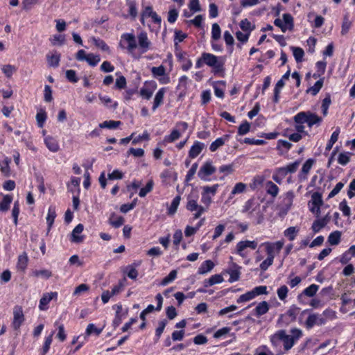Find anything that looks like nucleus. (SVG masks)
Listing matches in <instances>:
<instances>
[{"label":"nucleus","instance_id":"1","mask_svg":"<svg viewBox=\"0 0 355 355\" xmlns=\"http://www.w3.org/2000/svg\"><path fill=\"white\" fill-rule=\"evenodd\" d=\"M202 54L204 63L207 66L212 67L214 73H218L224 71L225 59L223 57H217L214 54L205 52Z\"/></svg>","mask_w":355,"mask_h":355},{"label":"nucleus","instance_id":"2","mask_svg":"<svg viewBox=\"0 0 355 355\" xmlns=\"http://www.w3.org/2000/svg\"><path fill=\"white\" fill-rule=\"evenodd\" d=\"M293 119L295 122L306 123L309 127L319 124L322 121L321 117L311 112H300L294 116Z\"/></svg>","mask_w":355,"mask_h":355},{"label":"nucleus","instance_id":"3","mask_svg":"<svg viewBox=\"0 0 355 355\" xmlns=\"http://www.w3.org/2000/svg\"><path fill=\"white\" fill-rule=\"evenodd\" d=\"M283 21L280 19H276L274 21V24L281 28L282 31L285 33L287 30L293 29V18L289 13H284L282 16Z\"/></svg>","mask_w":355,"mask_h":355},{"label":"nucleus","instance_id":"4","mask_svg":"<svg viewBox=\"0 0 355 355\" xmlns=\"http://www.w3.org/2000/svg\"><path fill=\"white\" fill-rule=\"evenodd\" d=\"M186 208L190 211H196L194 214V218H198L205 211V209L198 204L197 198H194L192 196H189Z\"/></svg>","mask_w":355,"mask_h":355},{"label":"nucleus","instance_id":"5","mask_svg":"<svg viewBox=\"0 0 355 355\" xmlns=\"http://www.w3.org/2000/svg\"><path fill=\"white\" fill-rule=\"evenodd\" d=\"M25 320L23 309L21 306H15L13 308V320L12 327L15 330H19Z\"/></svg>","mask_w":355,"mask_h":355},{"label":"nucleus","instance_id":"6","mask_svg":"<svg viewBox=\"0 0 355 355\" xmlns=\"http://www.w3.org/2000/svg\"><path fill=\"white\" fill-rule=\"evenodd\" d=\"M216 170L212 162L207 161L200 168L198 175L201 180H207V177L214 173Z\"/></svg>","mask_w":355,"mask_h":355},{"label":"nucleus","instance_id":"7","mask_svg":"<svg viewBox=\"0 0 355 355\" xmlns=\"http://www.w3.org/2000/svg\"><path fill=\"white\" fill-rule=\"evenodd\" d=\"M125 41L128 44L126 47L128 52L132 53L134 50H135L137 47V44L136 42V38L134 34L132 33H124L121 35V40L120 42V46L123 48L122 42Z\"/></svg>","mask_w":355,"mask_h":355},{"label":"nucleus","instance_id":"8","mask_svg":"<svg viewBox=\"0 0 355 355\" xmlns=\"http://www.w3.org/2000/svg\"><path fill=\"white\" fill-rule=\"evenodd\" d=\"M137 40H138V45L139 49L141 50V52L142 53H144L147 52L150 49L151 46V42L149 40L148 37V35L146 32H141L137 35Z\"/></svg>","mask_w":355,"mask_h":355},{"label":"nucleus","instance_id":"9","mask_svg":"<svg viewBox=\"0 0 355 355\" xmlns=\"http://www.w3.org/2000/svg\"><path fill=\"white\" fill-rule=\"evenodd\" d=\"M325 318L320 314L312 313L307 318L305 324L308 329H311L315 325H322L325 324Z\"/></svg>","mask_w":355,"mask_h":355},{"label":"nucleus","instance_id":"10","mask_svg":"<svg viewBox=\"0 0 355 355\" xmlns=\"http://www.w3.org/2000/svg\"><path fill=\"white\" fill-rule=\"evenodd\" d=\"M313 207L310 208L311 212L316 214V216L318 217L320 213V207L322 205V195L318 192H315L311 196V200Z\"/></svg>","mask_w":355,"mask_h":355},{"label":"nucleus","instance_id":"11","mask_svg":"<svg viewBox=\"0 0 355 355\" xmlns=\"http://www.w3.org/2000/svg\"><path fill=\"white\" fill-rule=\"evenodd\" d=\"M58 296L57 292H50L44 293L40 300L39 309L40 311H46L48 309L49 303Z\"/></svg>","mask_w":355,"mask_h":355},{"label":"nucleus","instance_id":"12","mask_svg":"<svg viewBox=\"0 0 355 355\" xmlns=\"http://www.w3.org/2000/svg\"><path fill=\"white\" fill-rule=\"evenodd\" d=\"M257 243L255 241H241L236 245V252L240 256L244 257L245 254L243 252L245 248H250L252 250H254L257 248Z\"/></svg>","mask_w":355,"mask_h":355},{"label":"nucleus","instance_id":"13","mask_svg":"<svg viewBox=\"0 0 355 355\" xmlns=\"http://www.w3.org/2000/svg\"><path fill=\"white\" fill-rule=\"evenodd\" d=\"M84 230V226L82 224H78L73 230L71 236V241L76 243H80L83 241L84 236L80 234Z\"/></svg>","mask_w":355,"mask_h":355},{"label":"nucleus","instance_id":"14","mask_svg":"<svg viewBox=\"0 0 355 355\" xmlns=\"http://www.w3.org/2000/svg\"><path fill=\"white\" fill-rule=\"evenodd\" d=\"M48 64L51 67H58L60 60V54L57 52L49 53L46 55Z\"/></svg>","mask_w":355,"mask_h":355},{"label":"nucleus","instance_id":"15","mask_svg":"<svg viewBox=\"0 0 355 355\" xmlns=\"http://www.w3.org/2000/svg\"><path fill=\"white\" fill-rule=\"evenodd\" d=\"M204 147L205 144L203 143L196 141L189 152V157L191 158L196 157L202 152Z\"/></svg>","mask_w":355,"mask_h":355},{"label":"nucleus","instance_id":"16","mask_svg":"<svg viewBox=\"0 0 355 355\" xmlns=\"http://www.w3.org/2000/svg\"><path fill=\"white\" fill-rule=\"evenodd\" d=\"M165 93V88H161L155 94L154 98V103L152 107L153 111H155L159 105H161L163 103Z\"/></svg>","mask_w":355,"mask_h":355},{"label":"nucleus","instance_id":"17","mask_svg":"<svg viewBox=\"0 0 355 355\" xmlns=\"http://www.w3.org/2000/svg\"><path fill=\"white\" fill-rule=\"evenodd\" d=\"M269 310L268 303L266 301H262L259 303L254 309V315L257 317H260L266 314Z\"/></svg>","mask_w":355,"mask_h":355},{"label":"nucleus","instance_id":"18","mask_svg":"<svg viewBox=\"0 0 355 355\" xmlns=\"http://www.w3.org/2000/svg\"><path fill=\"white\" fill-rule=\"evenodd\" d=\"M44 143L48 149L52 152L55 153L59 150V145L57 141L52 137H46L44 139Z\"/></svg>","mask_w":355,"mask_h":355},{"label":"nucleus","instance_id":"19","mask_svg":"<svg viewBox=\"0 0 355 355\" xmlns=\"http://www.w3.org/2000/svg\"><path fill=\"white\" fill-rule=\"evenodd\" d=\"M12 201V198L10 195H4L2 200L0 202V211L6 212L9 209Z\"/></svg>","mask_w":355,"mask_h":355},{"label":"nucleus","instance_id":"20","mask_svg":"<svg viewBox=\"0 0 355 355\" xmlns=\"http://www.w3.org/2000/svg\"><path fill=\"white\" fill-rule=\"evenodd\" d=\"M56 217V211L55 207L51 206L49 208L48 214L46 216V222L48 224V232L50 231L53 223L54 220Z\"/></svg>","mask_w":355,"mask_h":355},{"label":"nucleus","instance_id":"21","mask_svg":"<svg viewBox=\"0 0 355 355\" xmlns=\"http://www.w3.org/2000/svg\"><path fill=\"white\" fill-rule=\"evenodd\" d=\"M214 267V263L211 260L204 261L198 268V273L200 275L210 272Z\"/></svg>","mask_w":355,"mask_h":355},{"label":"nucleus","instance_id":"22","mask_svg":"<svg viewBox=\"0 0 355 355\" xmlns=\"http://www.w3.org/2000/svg\"><path fill=\"white\" fill-rule=\"evenodd\" d=\"M28 258L26 253H23L18 257L17 268L19 270L24 271L27 267Z\"/></svg>","mask_w":355,"mask_h":355},{"label":"nucleus","instance_id":"23","mask_svg":"<svg viewBox=\"0 0 355 355\" xmlns=\"http://www.w3.org/2000/svg\"><path fill=\"white\" fill-rule=\"evenodd\" d=\"M223 277L220 275H212L209 279L204 282L205 287L213 286L216 284H220L223 282Z\"/></svg>","mask_w":355,"mask_h":355},{"label":"nucleus","instance_id":"24","mask_svg":"<svg viewBox=\"0 0 355 355\" xmlns=\"http://www.w3.org/2000/svg\"><path fill=\"white\" fill-rule=\"evenodd\" d=\"M341 232L340 231H334L328 236V242L331 245H338L340 243Z\"/></svg>","mask_w":355,"mask_h":355},{"label":"nucleus","instance_id":"25","mask_svg":"<svg viewBox=\"0 0 355 355\" xmlns=\"http://www.w3.org/2000/svg\"><path fill=\"white\" fill-rule=\"evenodd\" d=\"M266 191L272 197H276L279 192L278 187L271 181H268L266 184Z\"/></svg>","mask_w":355,"mask_h":355},{"label":"nucleus","instance_id":"26","mask_svg":"<svg viewBox=\"0 0 355 355\" xmlns=\"http://www.w3.org/2000/svg\"><path fill=\"white\" fill-rule=\"evenodd\" d=\"M298 232H299V228H297L296 227H290L284 231V235L286 237H287L289 241H292L295 240Z\"/></svg>","mask_w":355,"mask_h":355},{"label":"nucleus","instance_id":"27","mask_svg":"<svg viewBox=\"0 0 355 355\" xmlns=\"http://www.w3.org/2000/svg\"><path fill=\"white\" fill-rule=\"evenodd\" d=\"M110 224L115 228L121 227L124 223V218L122 216L115 217L114 214H112L109 219Z\"/></svg>","mask_w":355,"mask_h":355},{"label":"nucleus","instance_id":"28","mask_svg":"<svg viewBox=\"0 0 355 355\" xmlns=\"http://www.w3.org/2000/svg\"><path fill=\"white\" fill-rule=\"evenodd\" d=\"M291 50L293 51V56L297 62H301L304 55V50L300 47L292 46Z\"/></svg>","mask_w":355,"mask_h":355},{"label":"nucleus","instance_id":"29","mask_svg":"<svg viewBox=\"0 0 355 355\" xmlns=\"http://www.w3.org/2000/svg\"><path fill=\"white\" fill-rule=\"evenodd\" d=\"M288 335L284 330H280L276 332L270 338L271 342L274 345H277L279 340L283 341Z\"/></svg>","mask_w":355,"mask_h":355},{"label":"nucleus","instance_id":"30","mask_svg":"<svg viewBox=\"0 0 355 355\" xmlns=\"http://www.w3.org/2000/svg\"><path fill=\"white\" fill-rule=\"evenodd\" d=\"M10 162V159L6 158L0 164V171L6 177H8L10 175V166H9Z\"/></svg>","mask_w":355,"mask_h":355},{"label":"nucleus","instance_id":"31","mask_svg":"<svg viewBox=\"0 0 355 355\" xmlns=\"http://www.w3.org/2000/svg\"><path fill=\"white\" fill-rule=\"evenodd\" d=\"M323 78L318 80L315 85L307 89V93H311L313 96H315L322 87Z\"/></svg>","mask_w":355,"mask_h":355},{"label":"nucleus","instance_id":"32","mask_svg":"<svg viewBox=\"0 0 355 355\" xmlns=\"http://www.w3.org/2000/svg\"><path fill=\"white\" fill-rule=\"evenodd\" d=\"M221 36V30L217 23L212 24L211 27V38L214 41H218Z\"/></svg>","mask_w":355,"mask_h":355},{"label":"nucleus","instance_id":"33","mask_svg":"<svg viewBox=\"0 0 355 355\" xmlns=\"http://www.w3.org/2000/svg\"><path fill=\"white\" fill-rule=\"evenodd\" d=\"M180 200H181V198L180 196H177L176 197H175L173 198V200L171 204V206L168 210V214L173 215L176 212L177 209L180 205Z\"/></svg>","mask_w":355,"mask_h":355},{"label":"nucleus","instance_id":"34","mask_svg":"<svg viewBox=\"0 0 355 355\" xmlns=\"http://www.w3.org/2000/svg\"><path fill=\"white\" fill-rule=\"evenodd\" d=\"M178 272L176 270H173L170 273L164 277L160 283L162 286H166L169 283L172 282L177 277Z\"/></svg>","mask_w":355,"mask_h":355},{"label":"nucleus","instance_id":"35","mask_svg":"<svg viewBox=\"0 0 355 355\" xmlns=\"http://www.w3.org/2000/svg\"><path fill=\"white\" fill-rule=\"evenodd\" d=\"M153 185L154 182L153 180H150L146 184V185L140 189L139 193V196L142 198L145 197L149 192H150L153 190Z\"/></svg>","mask_w":355,"mask_h":355},{"label":"nucleus","instance_id":"36","mask_svg":"<svg viewBox=\"0 0 355 355\" xmlns=\"http://www.w3.org/2000/svg\"><path fill=\"white\" fill-rule=\"evenodd\" d=\"M121 124L119 121H105L100 123L99 126L101 128L115 129Z\"/></svg>","mask_w":355,"mask_h":355},{"label":"nucleus","instance_id":"37","mask_svg":"<svg viewBox=\"0 0 355 355\" xmlns=\"http://www.w3.org/2000/svg\"><path fill=\"white\" fill-rule=\"evenodd\" d=\"M100 56L93 53L87 54L85 59V61H87V63L92 67L96 66L100 62Z\"/></svg>","mask_w":355,"mask_h":355},{"label":"nucleus","instance_id":"38","mask_svg":"<svg viewBox=\"0 0 355 355\" xmlns=\"http://www.w3.org/2000/svg\"><path fill=\"white\" fill-rule=\"evenodd\" d=\"M319 286L316 284H311L303 291V294L308 297H313L318 291Z\"/></svg>","mask_w":355,"mask_h":355},{"label":"nucleus","instance_id":"39","mask_svg":"<svg viewBox=\"0 0 355 355\" xmlns=\"http://www.w3.org/2000/svg\"><path fill=\"white\" fill-rule=\"evenodd\" d=\"M254 293H253L252 290L250 291H248L245 293V294L241 295L236 300L238 303H242L245 302L250 301L252 299H254Z\"/></svg>","mask_w":355,"mask_h":355},{"label":"nucleus","instance_id":"40","mask_svg":"<svg viewBox=\"0 0 355 355\" xmlns=\"http://www.w3.org/2000/svg\"><path fill=\"white\" fill-rule=\"evenodd\" d=\"M246 185L244 183L239 182L234 187L231 195L234 196L239 193H242L245 191Z\"/></svg>","mask_w":355,"mask_h":355},{"label":"nucleus","instance_id":"41","mask_svg":"<svg viewBox=\"0 0 355 355\" xmlns=\"http://www.w3.org/2000/svg\"><path fill=\"white\" fill-rule=\"evenodd\" d=\"M326 225V221H324V220L318 219L313 222L312 225V230L315 233H316L318 232L321 229H322Z\"/></svg>","mask_w":355,"mask_h":355},{"label":"nucleus","instance_id":"42","mask_svg":"<svg viewBox=\"0 0 355 355\" xmlns=\"http://www.w3.org/2000/svg\"><path fill=\"white\" fill-rule=\"evenodd\" d=\"M263 245L266 246V250L267 252L268 257L274 259L276 251L272 243L266 242Z\"/></svg>","mask_w":355,"mask_h":355},{"label":"nucleus","instance_id":"43","mask_svg":"<svg viewBox=\"0 0 355 355\" xmlns=\"http://www.w3.org/2000/svg\"><path fill=\"white\" fill-rule=\"evenodd\" d=\"M167 322H168L166 319L159 322L158 327L155 329V336H157V340L160 338L162 334L163 333Z\"/></svg>","mask_w":355,"mask_h":355},{"label":"nucleus","instance_id":"44","mask_svg":"<svg viewBox=\"0 0 355 355\" xmlns=\"http://www.w3.org/2000/svg\"><path fill=\"white\" fill-rule=\"evenodd\" d=\"M19 203L18 201L15 202L14 206L12 210V216L13 218V222L15 225H17L18 216L19 214Z\"/></svg>","mask_w":355,"mask_h":355},{"label":"nucleus","instance_id":"45","mask_svg":"<svg viewBox=\"0 0 355 355\" xmlns=\"http://www.w3.org/2000/svg\"><path fill=\"white\" fill-rule=\"evenodd\" d=\"M219 172L224 173L225 175L232 174L234 171V166L233 164L228 165H222L219 167Z\"/></svg>","mask_w":355,"mask_h":355},{"label":"nucleus","instance_id":"46","mask_svg":"<svg viewBox=\"0 0 355 355\" xmlns=\"http://www.w3.org/2000/svg\"><path fill=\"white\" fill-rule=\"evenodd\" d=\"M288 289L285 285L280 286L277 291V294L279 300L284 301L288 295Z\"/></svg>","mask_w":355,"mask_h":355},{"label":"nucleus","instance_id":"47","mask_svg":"<svg viewBox=\"0 0 355 355\" xmlns=\"http://www.w3.org/2000/svg\"><path fill=\"white\" fill-rule=\"evenodd\" d=\"M1 70L8 78H10L12 76L13 73L16 71V68L12 65L6 64V65L2 66Z\"/></svg>","mask_w":355,"mask_h":355},{"label":"nucleus","instance_id":"48","mask_svg":"<svg viewBox=\"0 0 355 355\" xmlns=\"http://www.w3.org/2000/svg\"><path fill=\"white\" fill-rule=\"evenodd\" d=\"M218 187L219 185L218 184H216L211 187L205 186L202 187V193H207V195L209 196L211 194L212 196H214L216 194Z\"/></svg>","mask_w":355,"mask_h":355},{"label":"nucleus","instance_id":"49","mask_svg":"<svg viewBox=\"0 0 355 355\" xmlns=\"http://www.w3.org/2000/svg\"><path fill=\"white\" fill-rule=\"evenodd\" d=\"M225 139L223 138H218L214 141H213L209 147V149L211 152H215L218 148L224 145Z\"/></svg>","mask_w":355,"mask_h":355},{"label":"nucleus","instance_id":"50","mask_svg":"<svg viewBox=\"0 0 355 355\" xmlns=\"http://www.w3.org/2000/svg\"><path fill=\"white\" fill-rule=\"evenodd\" d=\"M350 161L349 153H341L338 155V162L341 165H346Z\"/></svg>","mask_w":355,"mask_h":355},{"label":"nucleus","instance_id":"51","mask_svg":"<svg viewBox=\"0 0 355 355\" xmlns=\"http://www.w3.org/2000/svg\"><path fill=\"white\" fill-rule=\"evenodd\" d=\"M89 289V287L88 285L85 284H81L75 288L73 295L76 296L80 295L82 293L88 291Z\"/></svg>","mask_w":355,"mask_h":355},{"label":"nucleus","instance_id":"52","mask_svg":"<svg viewBox=\"0 0 355 355\" xmlns=\"http://www.w3.org/2000/svg\"><path fill=\"white\" fill-rule=\"evenodd\" d=\"M180 137V132L177 130H173L169 135L165 137L164 141L166 142H173L174 141L179 139Z\"/></svg>","mask_w":355,"mask_h":355},{"label":"nucleus","instance_id":"53","mask_svg":"<svg viewBox=\"0 0 355 355\" xmlns=\"http://www.w3.org/2000/svg\"><path fill=\"white\" fill-rule=\"evenodd\" d=\"M152 73L153 76H162L165 74V67L163 65H160L159 67H153L151 69Z\"/></svg>","mask_w":355,"mask_h":355},{"label":"nucleus","instance_id":"54","mask_svg":"<svg viewBox=\"0 0 355 355\" xmlns=\"http://www.w3.org/2000/svg\"><path fill=\"white\" fill-rule=\"evenodd\" d=\"M339 209L343 212V215L345 216H350V208L347 205L346 200H343L341 201L339 204Z\"/></svg>","mask_w":355,"mask_h":355},{"label":"nucleus","instance_id":"55","mask_svg":"<svg viewBox=\"0 0 355 355\" xmlns=\"http://www.w3.org/2000/svg\"><path fill=\"white\" fill-rule=\"evenodd\" d=\"M234 266L237 267L238 268L230 270V271L229 272V274L230 276V282H234L238 281L239 279V277H240V272L239 270V268L236 264H234Z\"/></svg>","mask_w":355,"mask_h":355},{"label":"nucleus","instance_id":"56","mask_svg":"<svg viewBox=\"0 0 355 355\" xmlns=\"http://www.w3.org/2000/svg\"><path fill=\"white\" fill-rule=\"evenodd\" d=\"M93 42H94V44L96 46H97L98 48L101 49V50L104 51H109V46L106 44V43L101 40V39H96V38H93Z\"/></svg>","mask_w":355,"mask_h":355},{"label":"nucleus","instance_id":"57","mask_svg":"<svg viewBox=\"0 0 355 355\" xmlns=\"http://www.w3.org/2000/svg\"><path fill=\"white\" fill-rule=\"evenodd\" d=\"M53 334L54 332L53 331L51 335H49L45 340V342H44V346L42 347V352H43V354H46L49 350V348H50V346H51V344L52 343V340H53Z\"/></svg>","mask_w":355,"mask_h":355},{"label":"nucleus","instance_id":"58","mask_svg":"<svg viewBox=\"0 0 355 355\" xmlns=\"http://www.w3.org/2000/svg\"><path fill=\"white\" fill-rule=\"evenodd\" d=\"M250 124L248 121H245L239 125L238 133L240 135H244L250 131Z\"/></svg>","mask_w":355,"mask_h":355},{"label":"nucleus","instance_id":"59","mask_svg":"<svg viewBox=\"0 0 355 355\" xmlns=\"http://www.w3.org/2000/svg\"><path fill=\"white\" fill-rule=\"evenodd\" d=\"M46 119V114L44 111L38 112L36 115V119L37 121L38 126L42 128Z\"/></svg>","mask_w":355,"mask_h":355},{"label":"nucleus","instance_id":"60","mask_svg":"<svg viewBox=\"0 0 355 355\" xmlns=\"http://www.w3.org/2000/svg\"><path fill=\"white\" fill-rule=\"evenodd\" d=\"M127 275L131 279H136L138 276V272L132 266H128L126 268Z\"/></svg>","mask_w":355,"mask_h":355},{"label":"nucleus","instance_id":"61","mask_svg":"<svg viewBox=\"0 0 355 355\" xmlns=\"http://www.w3.org/2000/svg\"><path fill=\"white\" fill-rule=\"evenodd\" d=\"M66 78L71 83H77L78 78L76 76V73L74 70L69 69L66 71Z\"/></svg>","mask_w":355,"mask_h":355},{"label":"nucleus","instance_id":"62","mask_svg":"<svg viewBox=\"0 0 355 355\" xmlns=\"http://www.w3.org/2000/svg\"><path fill=\"white\" fill-rule=\"evenodd\" d=\"M351 25H352L351 21H349L347 17H345L343 19V24H342L341 34L343 35H346L348 33V31L351 27Z\"/></svg>","mask_w":355,"mask_h":355},{"label":"nucleus","instance_id":"63","mask_svg":"<svg viewBox=\"0 0 355 355\" xmlns=\"http://www.w3.org/2000/svg\"><path fill=\"white\" fill-rule=\"evenodd\" d=\"M343 187H344V183L340 182L337 183L336 185L335 186V187L329 193V194L328 196V198H331L334 197L335 196H336L340 191V190L343 188Z\"/></svg>","mask_w":355,"mask_h":355},{"label":"nucleus","instance_id":"64","mask_svg":"<svg viewBox=\"0 0 355 355\" xmlns=\"http://www.w3.org/2000/svg\"><path fill=\"white\" fill-rule=\"evenodd\" d=\"M126 86V79L123 76H120L116 78L115 87L119 89H124Z\"/></svg>","mask_w":355,"mask_h":355}]
</instances>
